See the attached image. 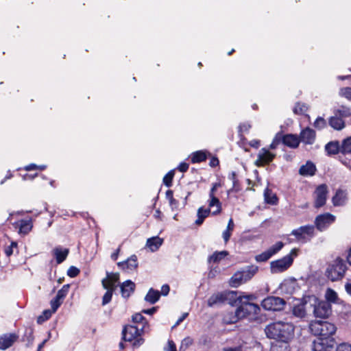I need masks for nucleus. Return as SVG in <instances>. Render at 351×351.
Here are the masks:
<instances>
[{"label": "nucleus", "mask_w": 351, "mask_h": 351, "mask_svg": "<svg viewBox=\"0 0 351 351\" xmlns=\"http://www.w3.org/2000/svg\"><path fill=\"white\" fill-rule=\"evenodd\" d=\"M325 298L329 302L336 303L338 301V295L336 291L332 289H328L326 291Z\"/></svg>", "instance_id": "38"}, {"label": "nucleus", "mask_w": 351, "mask_h": 351, "mask_svg": "<svg viewBox=\"0 0 351 351\" xmlns=\"http://www.w3.org/2000/svg\"><path fill=\"white\" fill-rule=\"evenodd\" d=\"M346 270L347 266L344 261L337 258L328 265L326 275L331 281H337L344 277Z\"/></svg>", "instance_id": "3"}, {"label": "nucleus", "mask_w": 351, "mask_h": 351, "mask_svg": "<svg viewBox=\"0 0 351 351\" xmlns=\"http://www.w3.org/2000/svg\"><path fill=\"white\" fill-rule=\"evenodd\" d=\"M305 299L306 297L304 298V301L302 302L295 305L293 308V314L297 317L303 318L306 315L305 305L309 304V303H306Z\"/></svg>", "instance_id": "27"}, {"label": "nucleus", "mask_w": 351, "mask_h": 351, "mask_svg": "<svg viewBox=\"0 0 351 351\" xmlns=\"http://www.w3.org/2000/svg\"><path fill=\"white\" fill-rule=\"evenodd\" d=\"M339 95L346 98L349 101H351V88L346 87L341 88L339 90Z\"/></svg>", "instance_id": "49"}, {"label": "nucleus", "mask_w": 351, "mask_h": 351, "mask_svg": "<svg viewBox=\"0 0 351 351\" xmlns=\"http://www.w3.org/2000/svg\"><path fill=\"white\" fill-rule=\"evenodd\" d=\"M340 153L344 156L343 162L351 169V136L343 141Z\"/></svg>", "instance_id": "14"}, {"label": "nucleus", "mask_w": 351, "mask_h": 351, "mask_svg": "<svg viewBox=\"0 0 351 351\" xmlns=\"http://www.w3.org/2000/svg\"><path fill=\"white\" fill-rule=\"evenodd\" d=\"M329 124L332 128L337 130L343 129L345 126V123L342 118L337 116V114L330 118Z\"/></svg>", "instance_id": "30"}, {"label": "nucleus", "mask_w": 351, "mask_h": 351, "mask_svg": "<svg viewBox=\"0 0 351 351\" xmlns=\"http://www.w3.org/2000/svg\"><path fill=\"white\" fill-rule=\"evenodd\" d=\"M163 240L158 237L147 239L146 246L152 251H156L162 244Z\"/></svg>", "instance_id": "28"}, {"label": "nucleus", "mask_w": 351, "mask_h": 351, "mask_svg": "<svg viewBox=\"0 0 351 351\" xmlns=\"http://www.w3.org/2000/svg\"><path fill=\"white\" fill-rule=\"evenodd\" d=\"M62 302L58 299L56 297L51 301V307L53 312H56L59 306L62 304Z\"/></svg>", "instance_id": "51"}, {"label": "nucleus", "mask_w": 351, "mask_h": 351, "mask_svg": "<svg viewBox=\"0 0 351 351\" xmlns=\"http://www.w3.org/2000/svg\"><path fill=\"white\" fill-rule=\"evenodd\" d=\"M250 128L251 125L248 123H243L239 125V130L241 132H247Z\"/></svg>", "instance_id": "58"}, {"label": "nucleus", "mask_w": 351, "mask_h": 351, "mask_svg": "<svg viewBox=\"0 0 351 351\" xmlns=\"http://www.w3.org/2000/svg\"><path fill=\"white\" fill-rule=\"evenodd\" d=\"M258 267L255 265H252L249 267L246 270H243L245 274V276H247V279L250 280L258 271Z\"/></svg>", "instance_id": "43"}, {"label": "nucleus", "mask_w": 351, "mask_h": 351, "mask_svg": "<svg viewBox=\"0 0 351 351\" xmlns=\"http://www.w3.org/2000/svg\"><path fill=\"white\" fill-rule=\"evenodd\" d=\"M193 343V340L190 337L184 338L180 346V351H185Z\"/></svg>", "instance_id": "48"}, {"label": "nucleus", "mask_w": 351, "mask_h": 351, "mask_svg": "<svg viewBox=\"0 0 351 351\" xmlns=\"http://www.w3.org/2000/svg\"><path fill=\"white\" fill-rule=\"evenodd\" d=\"M345 289L346 293L351 296V282H347L345 285Z\"/></svg>", "instance_id": "64"}, {"label": "nucleus", "mask_w": 351, "mask_h": 351, "mask_svg": "<svg viewBox=\"0 0 351 351\" xmlns=\"http://www.w3.org/2000/svg\"><path fill=\"white\" fill-rule=\"evenodd\" d=\"M166 197L169 200V205L171 206V208L173 210L175 208H177L178 202L176 199L173 198V191L171 190H168L166 192Z\"/></svg>", "instance_id": "39"}, {"label": "nucleus", "mask_w": 351, "mask_h": 351, "mask_svg": "<svg viewBox=\"0 0 351 351\" xmlns=\"http://www.w3.org/2000/svg\"><path fill=\"white\" fill-rule=\"evenodd\" d=\"M327 186L325 184H321L317 187L315 191V206L319 208L324 206L327 198Z\"/></svg>", "instance_id": "15"}, {"label": "nucleus", "mask_w": 351, "mask_h": 351, "mask_svg": "<svg viewBox=\"0 0 351 351\" xmlns=\"http://www.w3.org/2000/svg\"><path fill=\"white\" fill-rule=\"evenodd\" d=\"M18 336L14 333H7L0 336V350H5L17 340Z\"/></svg>", "instance_id": "17"}, {"label": "nucleus", "mask_w": 351, "mask_h": 351, "mask_svg": "<svg viewBox=\"0 0 351 351\" xmlns=\"http://www.w3.org/2000/svg\"><path fill=\"white\" fill-rule=\"evenodd\" d=\"M315 140V132L313 129L306 128L302 130L300 134V141L311 145Z\"/></svg>", "instance_id": "18"}, {"label": "nucleus", "mask_w": 351, "mask_h": 351, "mask_svg": "<svg viewBox=\"0 0 351 351\" xmlns=\"http://www.w3.org/2000/svg\"><path fill=\"white\" fill-rule=\"evenodd\" d=\"M54 312H53V310L51 309V310H45L43 311V315H40L38 317V323H42V322H44L45 321L47 320L49 318L51 317V316L52 315V314Z\"/></svg>", "instance_id": "45"}, {"label": "nucleus", "mask_w": 351, "mask_h": 351, "mask_svg": "<svg viewBox=\"0 0 351 351\" xmlns=\"http://www.w3.org/2000/svg\"><path fill=\"white\" fill-rule=\"evenodd\" d=\"M335 341L332 337H317L313 341V351H335Z\"/></svg>", "instance_id": "10"}, {"label": "nucleus", "mask_w": 351, "mask_h": 351, "mask_svg": "<svg viewBox=\"0 0 351 351\" xmlns=\"http://www.w3.org/2000/svg\"><path fill=\"white\" fill-rule=\"evenodd\" d=\"M135 289V284L131 280H126L121 285L122 296L128 298L132 293Z\"/></svg>", "instance_id": "25"}, {"label": "nucleus", "mask_w": 351, "mask_h": 351, "mask_svg": "<svg viewBox=\"0 0 351 351\" xmlns=\"http://www.w3.org/2000/svg\"><path fill=\"white\" fill-rule=\"evenodd\" d=\"M341 146L337 141H332L327 143L325 146V150L328 155H334L340 152Z\"/></svg>", "instance_id": "31"}, {"label": "nucleus", "mask_w": 351, "mask_h": 351, "mask_svg": "<svg viewBox=\"0 0 351 351\" xmlns=\"http://www.w3.org/2000/svg\"><path fill=\"white\" fill-rule=\"evenodd\" d=\"M210 213L212 214L211 210L200 207L197 210V219L195 221V223L197 225H201L204 219L207 217Z\"/></svg>", "instance_id": "36"}, {"label": "nucleus", "mask_w": 351, "mask_h": 351, "mask_svg": "<svg viewBox=\"0 0 351 351\" xmlns=\"http://www.w3.org/2000/svg\"><path fill=\"white\" fill-rule=\"evenodd\" d=\"M231 232L232 231L230 230H228V229H226L223 232V239L225 241V243H227L228 241V240L230 239V237L231 236Z\"/></svg>", "instance_id": "57"}, {"label": "nucleus", "mask_w": 351, "mask_h": 351, "mask_svg": "<svg viewBox=\"0 0 351 351\" xmlns=\"http://www.w3.org/2000/svg\"><path fill=\"white\" fill-rule=\"evenodd\" d=\"M207 152L206 151H197L191 154V159L193 163L201 162L206 160Z\"/></svg>", "instance_id": "32"}, {"label": "nucleus", "mask_w": 351, "mask_h": 351, "mask_svg": "<svg viewBox=\"0 0 351 351\" xmlns=\"http://www.w3.org/2000/svg\"><path fill=\"white\" fill-rule=\"evenodd\" d=\"M240 306L237 308L234 315H231L230 317L226 315L224 317V322L226 323H235L239 319L245 317L251 312L256 313L258 309V306L251 302L239 303Z\"/></svg>", "instance_id": "7"}, {"label": "nucleus", "mask_w": 351, "mask_h": 351, "mask_svg": "<svg viewBox=\"0 0 351 351\" xmlns=\"http://www.w3.org/2000/svg\"><path fill=\"white\" fill-rule=\"evenodd\" d=\"M310 330L319 337H332L336 332V326L328 322L314 321L310 324Z\"/></svg>", "instance_id": "5"}, {"label": "nucleus", "mask_w": 351, "mask_h": 351, "mask_svg": "<svg viewBox=\"0 0 351 351\" xmlns=\"http://www.w3.org/2000/svg\"><path fill=\"white\" fill-rule=\"evenodd\" d=\"M132 322L135 324V326H138L139 328L144 326V330H145L147 326V322L145 317L141 313H136L132 316Z\"/></svg>", "instance_id": "37"}, {"label": "nucleus", "mask_w": 351, "mask_h": 351, "mask_svg": "<svg viewBox=\"0 0 351 351\" xmlns=\"http://www.w3.org/2000/svg\"><path fill=\"white\" fill-rule=\"evenodd\" d=\"M305 302L313 307V313L317 317L327 318L331 313V305L328 302L319 301L315 295L306 296Z\"/></svg>", "instance_id": "2"}, {"label": "nucleus", "mask_w": 351, "mask_h": 351, "mask_svg": "<svg viewBox=\"0 0 351 351\" xmlns=\"http://www.w3.org/2000/svg\"><path fill=\"white\" fill-rule=\"evenodd\" d=\"M295 327L291 322L278 321L267 325L265 332L267 337L287 343L294 337Z\"/></svg>", "instance_id": "1"}, {"label": "nucleus", "mask_w": 351, "mask_h": 351, "mask_svg": "<svg viewBox=\"0 0 351 351\" xmlns=\"http://www.w3.org/2000/svg\"><path fill=\"white\" fill-rule=\"evenodd\" d=\"M69 287H70V285L69 284L63 285V287L61 288V289H60L58 291L56 297L62 302L64 298L68 294Z\"/></svg>", "instance_id": "40"}, {"label": "nucleus", "mask_w": 351, "mask_h": 351, "mask_svg": "<svg viewBox=\"0 0 351 351\" xmlns=\"http://www.w3.org/2000/svg\"><path fill=\"white\" fill-rule=\"evenodd\" d=\"M285 304V302L283 299L274 296L267 297L263 300L261 304L265 310L274 311L283 309Z\"/></svg>", "instance_id": "11"}, {"label": "nucleus", "mask_w": 351, "mask_h": 351, "mask_svg": "<svg viewBox=\"0 0 351 351\" xmlns=\"http://www.w3.org/2000/svg\"><path fill=\"white\" fill-rule=\"evenodd\" d=\"M249 145L251 147L258 148L260 146V141L254 139L249 142Z\"/></svg>", "instance_id": "62"}, {"label": "nucleus", "mask_w": 351, "mask_h": 351, "mask_svg": "<svg viewBox=\"0 0 351 351\" xmlns=\"http://www.w3.org/2000/svg\"><path fill=\"white\" fill-rule=\"evenodd\" d=\"M14 228L19 229V234L25 235L28 234L32 229L33 225L31 219H22L18 222L13 223Z\"/></svg>", "instance_id": "16"}, {"label": "nucleus", "mask_w": 351, "mask_h": 351, "mask_svg": "<svg viewBox=\"0 0 351 351\" xmlns=\"http://www.w3.org/2000/svg\"><path fill=\"white\" fill-rule=\"evenodd\" d=\"M145 330L144 326L141 328H139L138 326H127L123 330V338L127 341H133V346L138 348L144 343V339L141 337V335L145 332Z\"/></svg>", "instance_id": "4"}, {"label": "nucleus", "mask_w": 351, "mask_h": 351, "mask_svg": "<svg viewBox=\"0 0 351 351\" xmlns=\"http://www.w3.org/2000/svg\"><path fill=\"white\" fill-rule=\"evenodd\" d=\"M169 292V287L167 285H164L161 288V294L167 295Z\"/></svg>", "instance_id": "61"}, {"label": "nucleus", "mask_w": 351, "mask_h": 351, "mask_svg": "<svg viewBox=\"0 0 351 351\" xmlns=\"http://www.w3.org/2000/svg\"><path fill=\"white\" fill-rule=\"evenodd\" d=\"M226 293L219 292L213 294L208 300L207 304L210 307L223 303L226 300Z\"/></svg>", "instance_id": "23"}, {"label": "nucleus", "mask_w": 351, "mask_h": 351, "mask_svg": "<svg viewBox=\"0 0 351 351\" xmlns=\"http://www.w3.org/2000/svg\"><path fill=\"white\" fill-rule=\"evenodd\" d=\"M228 254V252L226 250H223L221 252H215L208 258V262L210 263H219L222 259H223L226 256H227Z\"/></svg>", "instance_id": "34"}, {"label": "nucleus", "mask_w": 351, "mask_h": 351, "mask_svg": "<svg viewBox=\"0 0 351 351\" xmlns=\"http://www.w3.org/2000/svg\"><path fill=\"white\" fill-rule=\"evenodd\" d=\"M188 316V313H184L177 320L176 323L174 325V327L178 326L186 317Z\"/></svg>", "instance_id": "63"}, {"label": "nucleus", "mask_w": 351, "mask_h": 351, "mask_svg": "<svg viewBox=\"0 0 351 351\" xmlns=\"http://www.w3.org/2000/svg\"><path fill=\"white\" fill-rule=\"evenodd\" d=\"M165 351H177L176 350V346L175 343L169 340L167 342V346L165 348Z\"/></svg>", "instance_id": "55"}, {"label": "nucleus", "mask_w": 351, "mask_h": 351, "mask_svg": "<svg viewBox=\"0 0 351 351\" xmlns=\"http://www.w3.org/2000/svg\"><path fill=\"white\" fill-rule=\"evenodd\" d=\"M275 157L276 154L269 152V149L262 148L257 154L254 165L258 167H264L271 162Z\"/></svg>", "instance_id": "12"}, {"label": "nucleus", "mask_w": 351, "mask_h": 351, "mask_svg": "<svg viewBox=\"0 0 351 351\" xmlns=\"http://www.w3.org/2000/svg\"><path fill=\"white\" fill-rule=\"evenodd\" d=\"M271 257V254L269 252V251L267 250L266 251L263 252V253L257 255L256 256V261L258 262H264L267 261Z\"/></svg>", "instance_id": "47"}, {"label": "nucleus", "mask_w": 351, "mask_h": 351, "mask_svg": "<svg viewBox=\"0 0 351 351\" xmlns=\"http://www.w3.org/2000/svg\"><path fill=\"white\" fill-rule=\"evenodd\" d=\"M339 117H348L351 115V110L349 108H343L338 111Z\"/></svg>", "instance_id": "56"}, {"label": "nucleus", "mask_w": 351, "mask_h": 351, "mask_svg": "<svg viewBox=\"0 0 351 351\" xmlns=\"http://www.w3.org/2000/svg\"><path fill=\"white\" fill-rule=\"evenodd\" d=\"M69 252L68 249L63 248L60 246L56 247L52 250V254L55 257L58 264H60L66 259Z\"/></svg>", "instance_id": "22"}, {"label": "nucleus", "mask_w": 351, "mask_h": 351, "mask_svg": "<svg viewBox=\"0 0 351 351\" xmlns=\"http://www.w3.org/2000/svg\"><path fill=\"white\" fill-rule=\"evenodd\" d=\"M255 299V296L252 294L240 295L237 298L239 303L249 302V300H253Z\"/></svg>", "instance_id": "50"}, {"label": "nucleus", "mask_w": 351, "mask_h": 351, "mask_svg": "<svg viewBox=\"0 0 351 351\" xmlns=\"http://www.w3.org/2000/svg\"><path fill=\"white\" fill-rule=\"evenodd\" d=\"M335 220V217L330 213L319 215L315 218V223L317 228L323 231L326 229Z\"/></svg>", "instance_id": "13"}, {"label": "nucleus", "mask_w": 351, "mask_h": 351, "mask_svg": "<svg viewBox=\"0 0 351 351\" xmlns=\"http://www.w3.org/2000/svg\"><path fill=\"white\" fill-rule=\"evenodd\" d=\"M79 273L80 269L74 266H71L67 271V275L71 278L77 276L79 274Z\"/></svg>", "instance_id": "52"}, {"label": "nucleus", "mask_w": 351, "mask_h": 351, "mask_svg": "<svg viewBox=\"0 0 351 351\" xmlns=\"http://www.w3.org/2000/svg\"><path fill=\"white\" fill-rule=\"evenodd\" d=\"M347 200V193L343 190H338L335 195L332 197L334 206H342L346 204Z\"/></svg>", "instance_id": "26"}, {"label": "nucleus", "mask_w": 351, "mask_h": 351, "mask_svg": "<svg viewBox=\"0 0 351 351\" xmlns=\"http://www.w3.org/2000/svg\"><path fill=\"white\" fill-rule=\"evenodd\" d=\"M298 255V250L293 248L290 253L280 259L271 261L270 269L272 274L281 273L286 271L292 265L293 258Z\"/></svg>", "instance_id": "6"}, {"label": "nucleus", "mask_w": 351, "mask_h": 351, "mask_svg": "<svg viewBox=\"0 0 351 351\" xmlns=\"http://www.w3.org/2000/svg\"><path fill=\"white\" fill-rule=\"evenodd\" d=\"M178 169L181 172H185L189 169V165L186 162H181L178 166Z\"/></svg>", "instance_id": "59"}, {"label": "nucleus", "mask_w": 351, "mask_h": 351, "mask_svg": "<svg viewBox=\"0 0 351 351\" xmlns=\"http://www.w3.org/2000/svg\"><path fill=\"white\" fill-rule=\"evenodd\" d=\"M117 265L120 268L127 271H133L138 266L137 257L135 255H132L127 261L119 262Z\"/></svg>", "instance_id": "20"}, {"label": "nucleus", "mask_w": 351, "mask_h": 351, "mask_svg": "<svg viewBox=\"0 0 351 351\" xmlns=\"http://www.w3.org/2000/svg\"><path fill=\"white\" fill-rule=\"evenodd\" d=\"M284 246V244L281 241L276 243L274 245L270 247L267 250L271 254V256L278 252Z\"/></svg>", "instance_id": "42"}, {"label": "nucleus", "mask_w": 351, "mask_h": 351, "mask_svg": "<svg viewBox=\"0 0 351 351\" xmlns=\"http://www.w3.org/2000/svg\"><path fill=\"white\" fill-rule=\"evenodd\" d=\"M265 201L269 204L275 205L278 202V197L276 195L272 192L271 190L267 188L264 192Z\"/></svg>", "instance_id": "33"}, {"label": "nucleus", "mask_w": 351, "mask_h": 351, "mask_svg": "<svg viewBox=\"0 0 351 351\" xmlns=\"http://www.w3.org/2000/svg\"><path fill=\"white\" fill-rule=\"evenodd\" d=\"M248 281L244 271L235 273L230 280V285L232 287H237L243 283Z\"/></svg>", "instance_id": "21"}, {"label": "nucleus", "mask_w": 351, "mask_h": 351, "mask_svg": "<svg viewBox=\"0 0 351 351\" xmlns=\"http://www.w3.org/2000/svg\"><path fill=\"white\" fill-rule=\"evenodd\" d=\"M220 186V182L213 184L209 193V199H208V209L212 210V215H213L219 214L221 210V204L219 199L216 197V191Z\"/></svg>", "instance_id": "9"}, {"label": "nucleus", "mask_w": 351, "mask_h": 351, "mask_svg": "<svg viewBox=\"0 0 351 351\" xmlns=\"http://www.w3.org/2000/svg\"><path fill=\"white\" fill-rule=\"evenodd\" d=\"M282 143L291 148H296L299 145L300 138L294 134H287L283 136Z\"/></svg>", "instance_id": "24"}, {"label": "nucleus", "mask_w": 351, "mask_h": 351, "mask_svg": "<svg viewBox=\"0 0 351 351\" xmlns=\"http://www.w3.org/2000/svg\"><path fill=\"white\" fill-rule=\"evenodd\" d=\"M105 289H107V291L103 296V300H102L103 305H106L110 302V300L112 299V293L114 291V289H112L110 288H105Z\"/></svg>", "instance_id": "46"}, {"label": "nucleus", "mask_w": 351, "mask_h": 351, "mask_svg": "<svg viewBox=\"0 0 351 351\" xmlns=\"http://www.w3.org/2000/svg\"><path fill=\"white\" fill-rule=\"evenodd\" d=\"M314 125L315 128H318V129H322L323 128L325 127L326 125V121L322 118V117H318L315 123H314Z\"/></svg>", "instance_id": "54"}, {"label": "nucleus", "mask_w": 351, "mask_h": 351, "mask_svg": "<svg viewBox=\"0 0 351 351\" xmlns=\"http://www.w3.org/2000/svg\"><path fill=\"white\" fill-rule=\"evenodd\" d=\"M308 110V106L305 104L297 103L293 108V112L298 114H303Z\"/></svg>", "instance_id": "41"}, {"label": "nucleus", "mask_w": 351, "mask_h": 351, "mask_svg": "<svg viewBox=\"0 0 351 351\" xmlns=\"http://www.w3.org/2000/svg\"><path fill=\"white\" fill-rule=\"evenodd\" d=\"M278 143H279V140L277 138H275L273 140L272 143L269 145V149H275L277 147Z\"/></svg>", "instance_id": "60"}, {"label": "nucleus", "mask_w": 351, "mask_h": 351, "mask_svg": "<svg viewBox=\"0 0 351 351\" xmlns=\"http://www.w3.org/2000/svg\"><path fill=\"white\" fill-rule=\"evenodd\" d=\"M160 295L158 291L150 289L145 295V300L150 304H154L159 300Z\"/></svg>", "instance_id": "35"}, {"label": "nucleus", "mask_w": 351, "mask_h": 351, "mask_svg": "<svg viewBox=\"0 0 351 351\" xmlns=\"http://www.w3.org/2000/svg\"><path fill=\"white\" fill-rule=\"evenodd\" d=\"M174 176V170H171L169 171L163 178V183L167 186H170L172 183V180Z\"/></svg>", "instance_id": "44"}, {"label": "nucleus", "mask_w": 351, "mask_h": 351, "mask_svg": "<svg viewBox=\"0 0 351 351\" xmlns=\"http://www.w3.org/2000/svg\"><path fill=\"white\" fill-rule=\"evenodd\" d=\"M335 351H351V345L347 343H342L336 347Z\"/></svg>", "instance_id": "53"}, {"label": "nucleus", "mask_w": 351, "mask_h": 351, "mask_svg": "<svg viewBox=\"0 0 351 351\" xmlns=\"http://www.w3.org/2000/svg\"><path fill=\"white\" fill-rule=\"evenodd\" d=\"M119 279V275L117 273H107L106 278L102 280V286L104 288L115 289V285Z\"/></svg>", "instance_id": "19"}, {"label": "nucleus", "mask_w": 351, "mask_h": 351, "mask_svg": "<svg viewBox=\"0 0 351 351\" xmlns=\"http://www.w3.org/2000/svg\"><path fill=\"white\" fill-rule=\"evenodd\" d=\"M291 235L295 237V239L302 243H305L311 240L315 236V228L313 226H304L293 230Z\"/></svg>", "instance_id": "8"}, {"label": "nucleus", "mask_w": 351, "mask_h": 351, "mask_svg": "<svg viewBox=\"0 0 351 351\" xmlns=\"http://www.w3.org/2000/svg\"><path fill=\"white\" fill-rule=\"evenodd\" d=\"M316 170L315 165L311 162H307L300 169V173L302 176H313Z\"/></svg>", "instance_id": "29"}]
</instances>
